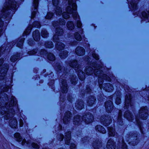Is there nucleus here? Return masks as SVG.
<instances>
[{
	"mask_svg": "<svg viewBox=\"0 0 149 149\" xmlns=\"http://www.w3.org/2000/svg\"><path fill=\"white\" fill-rule=\"evenodd\" d=\"M3 63V58L0 59V79H4L6 74L9 68L8 64H4L2 65Z\"/></svg>",
	"mask_w": 149,
	"mask_h": 149,
	"instance_id": "obj_9",
	"label": "nucleus"
},
{
	"mask_svg": "<svg viewBox=\"0 0 149 149\" xmlns=\"http://www.w3.org/2000/svg\"><path fill=\"white\" fill-rule=\"evenodd\" d=\"M32 146L36 149H38L39 148V146L35 143H32L31 144Z\"/></svg>",
	"mask_w": 149,
	"mask_h": 149,
	"instance_id": "obj_54",
	"label": "nucleus"
},
{
	"mask_svg": "<svg viewBox=\"0 0 149 149\" xmlns=\"http://www.w3.org/2000/svg\"><path fill=\"white\" fill-rule=\"evenodd\" d=\"M60 101L62 102H63L65 100V96L64 95L63 96H62V95L61 94V95H60Z\"/></svg>",
	"mask_w": 149,
	"mask_h": 149,
	"instance_id": "obj_55",
	"label": "nucleus"
},
{
	"mask_svg": "<svg viewBox=\"0 0 149 149\" xmlns=\"http://www.w3.org/2000/svg\"><path fill=\"white\" fill-rule=\"evenodd\" d=\"M28 144V143L26 141V140L25 139H24L23 140L22 142V145H24L25 143Z\"/></svg>",
	"mask_w": 149,
	"mask_h": 149,
	"instance_id": "obj_61",
	"label": "nucleus"
},
{
	"mask_svg": "<svg viewBox=\"0 0 149 149\" xmlns=\"http://www.w3.org/2000/svg\"><path fill=\"white\" fill-rule=\"evenodd\" d=\"M20 53H17L16 55L12 56L10 58L11 61L12 62H15L20 58Z\"/></svg>",
	"mask_w": 149,
	"mask_h": 149,
	"instance_id": "obj_38",
	"label": "nucleus"
},
{
	"mask_svg": "<svg viewBox=\"0 0 149 149\" xmlns=\"http://www.w3.org/2000/svg\"><path fill=\"white\" fill-rule=\"evenodd\" d=\"M34 41L33 40H29L28 42V43L29 45L31 46H32L33 44Z\"/></svg>",
	"mask_w": 149,
	"mask_h": 149,
	"instance_id": "obj_58",
	"label": "nucleus"
},
{
	"mask_svg": "<svg viewBox=\"0 0 149 149\" xmlns=\"http://www.w3.org/2000/svg\"><path fill=\"white\" fill-rule=\"evenodd\" d=\"M84 102L81 100H78L75 103V107L78 110H80L84 107Z\"/></svg>",
	"mask_w": 149,
	"mask_h": 149,
	"instance_id": "obj_22",
	"label": "nucleus"
},
{
	"mask_svg": "<svg viewBox=\"0 0 149 149\" xmlns=\"http://www.w3.org/2000/svg\"><path fill=\"white\" fill-rule=\"evenodd\" d=\"M89 137H84L82 139V141L84 143L86 142H89L91 141V142L93 141L92 146L94 148V149H99L102 146V141L101 140H99V139H96L94 140L93 138H91L90 141L89 140Z\"/></svg>",
	"mask_w": 149,
	"mask_h": 149,
	"instance_id": "obj_8",
	"label": "nucleus"
},
{
	"mask_svg": "<svg viewBox=\"0 0 149 149\" xmlns=\"http://www.w3.org/2000/svg\"><path fill=\"white\" fill-rule=\"evenodd\" d=\"M77 42L76 41H74L73 42L71 43L70 44L71 45L75 46L77 45Z\"/></svg>",
	"mask_w": 149,
	"mask_h": 149,
	"instance_id": "obj_59",
	"label": "nucleus"
},
{
	"mask_svg": "<svg viewBox=\"0 0 149 149\" xmlns=\"http://www.w3.org/2000/svg\"><path fill=\"white\" fill-rule=\"evenodd\" d=\"M14 137L16 139V140L18 142H21L22 140V138L19 133H16L14 134Z\"/></svg>",
	"mask_w": 149,
	"mask_h": 149,
	"instance_id": "obj_41",
	"label": "nucleus"
},
{
	"mask_svg": "<svg viewBox=\"0 0 149 149\" xmlns=\"http://www.w3.org/2000/svg\"><path fill=\"white\" fill-rule=\"evenodd\" d=\"M15 44V43L12 42L8 43L6 46L5 45H3L0 47V56L5 53L10 52V49Z\"/></svg>",
	"mask_w": 149,
	"mask_h": 149,
	"instance_id": "obj_11",
	"label": "nucleus"
},
{
	"mask_svg": "<svg viewBox=\"0 0 149 149\" xmlns=\"http://www.w3.org/2000/svg\"><path fill=\"white\" fill-rule=\"evenodd\" d=\"M9 89V86H6L3 88V92L0 93V114L5 115L4 118L5 120L13 117L15 113L14 108L18 109L17 101L15 97L12 95L10 101L8 102V96L4 92H7Z\"/></svg>",
	"mask_w": 149,
	"mask_h": 149,
	"instance_id": "obj_2",
	"label": "nucleus"
},
{
	"mask_svg": "<svg viewBox=\"0 0 149 149\" xmlns=\"http://www.w3.org/2000/svg\"><path fill=\"white\" fill-rule=\"evenodd\" d=\"M68 55V52L67 51H64L60 53L59 55L62 59L65 58Z\"/></svg>",
	"mask_w": 149,
	"mask_h": 149,
	"instance_id": "obj_39",
	"label": "nucleus"
},
{
	"mask_svg": "<svg viewBox=\"0 0 149 149\" xmlns=\"http://www.w3.org/2000/svg\"><path fill=\"white\" fill-rule=\"evenodd\" d=\"M62 126L61 125H59V130H61L62 129Z\"/></svg>",
	"mask_w": 149,
	"mask_h": 149,
	"instance_id": "obj_62",
	"label": "nucleus"
},
{
	"mask_svg": "<svg viewBox=\"0 0 149 149\" xmlns=\"http://www.w3.org/2000/svg\"><path fill=\"white\" fill-rule=\"evenodd\" d=\"M128 3L130 2L129 7L132 11H135L137 8V4L139 0H127Z\"/></svg>",
	"mask_w": 149,
	"mask_h": 149,
	"instance_id": "obj_15",
	"label": "nucleus"
},
{
	"mask_svg": "<svg viewBox=\"0 0 149 149\" xmlns=\"http://www.w3.org/2000/svg\"><path fill=\"white\" fill-rule=\"evenodd\" d=\"M17 125V122L16 119L15 118L11 119L9 120V125L12 128H16Z\"/></svg>",
	"mask_w": 149,
	"mask_h": 149,
	"instance_id": "obj_33",
	"label": "nucleus"
},
{
	"mask_svg": "<svg viewBox=\"0 0 149 149\" xmlns=\"http://www.w3.org/2000/svg\"><path fill=\"white\" fill-rule=\"evenodd\" d=\"M3 22L2 21L1 18H0V36L4 31V30L3 29Z\"/></svg>",
	"mask_w": 149,
	"mask_h": 149,
	"instance_id": "obj_43",
	"label": "nucleus"
},
{
	"mask_svg": "<svg viewBox=\"0 0 149 149\" xmlns=\"http://www.w3.org/2000/svg\"><path fill=\"white\" fill-rule=\"evenodd\" d=\"M23 125V120L20 119L19 120V125L20 127H22Z\"/></svg>",
	"mask_w": 149,
	"mask_h": 149,
	"instance_id": "obj_60",
	"label": "nucleus"
},
{
	"mask_svg": "<svg viewBox=\"0 0 149 149\" xmlns=\"http://www.w3.org/2000/svg\"><path fill=\"white\" fill-rule=\"evenodd\" d=\"M86 61H88L90 59V57L89 56H87L86 57Z\"/></svg>",
	"mask_w": 149,
	"mask_h": 149,
	"instance_id": "obj_64",
	"label": "nucleus"
},
{
	"mask_svg": "<svg viewBox=\"0 0 149 149\" xmlns=\"http://www.w3.org/2000/svg\"><path fill=\"white\" fill-rule=\"evenodd\" d=\"M38 4V0H34L33 1V6L34 10L32 12L31 18L33 19L36 16V12L37 11V8Z\"/></svg>",
	"mask_w": 149,
	"mask_h": 149,
	"instance_id": "obj_20",
	"label": "nucleus"
},
{
	"mask_svg": "<svg viewBox=\"0 0 149 149\" xmlns=\"http://www.w3.org/2000/svg\"><path fill=\"white\" fill-rule=\"evenodd\" d=\"M104 95L102 91L100 92V93L97 95V99L99 101L102 102L103 101V99Z\"/></svg>",
	"mask_w": 149,
	"mask_h": 149,
	"instance_id": "obj_47",
	"label": "nucleus"
},
{
	"mask_svg": "<svg viewBox=\"0 0 149 149\" xmlns=\"http://www.w3.org/2000/svg\"><path fill=\"white\" fill-rule=\"evenodd\" d=\"M75 39L78 41H80L81 40V37L80 34L77 32H76L74 34Z\"/></svg>",
	"mask_w": 149,
	"mask_h": 149,
	"instance_id": "obj_46",
	"label": "nucleus"
},
{
	"mask_svg": "<svg viewBox=\"0 0 149 149\" xmlns=\"http://www.w3.org/2000/svg\"><path fill=\"white\" fill-rule=\"evenodd\" d=\"M108 134L110 136H115L117 135L114 128L112 127H108Z\"/></svg>",
	"mask_w": 149,
	"mask_h": 149,
	"instance_id": "obj_34",
	"label": "nucleus"
},
{
	"mask_svg": "<svg viewBox=\"0 0 149 149\" xmlns=\"http://www.w3.org/2000/svg\"><path fill=\"white\" fill-rule=\"evenodd\" d=\"M96 101V99L94 96H91L88 97L87 100V103L88 106H91L94 104Z\"/></svg>",
	"mask_w": 149,
	"mask_h": 149,
	"instance_id": "obj_24",
	"label": "nucleus"
},
{
	"mask_svg": "<svg viewBox=\"0 0 149 149\" xmlns=\"http://www.w3.org/2000/svg\"><path fill=\"white\" fill-rule=\"evenodd\" d=\"M103 65L101 63L100 64L98 65L95 63H93L91 66L94 69L91 67L86 66L84 70L87 75H91L94 73L95 75L98 77V84L101 89L102 88V85L103 83L104 79L109 81H111V79L109 77L104 74L102 71Z\"/></svg>",
	"mask_w": 149,
	"mask_h": 149,
	"instance_id": "obj_4",
	"label": "nucleus"
},
{
	"mask_svg": "<svg viewBox=\"0 0 149 149\" xmlns=\"http://www.w3.org/2000/svg\"><path fill=\"white\" fill-rule=\"evenodd\" d=\"M65 20L63 19H60L59 21L54 22L52 23V25L54 27H56L59 25H65Z\"/></svg>",
	"mask_w": 149,
	"mask_h": 149,
	"instance_id": "obj_31",
	"label": "nucleus"
},
{
	"mask_svg": "<svg viewBox=\"0 0 149 149\" xmlns=\"http://www.w3.org/2000/svg\"><path fill=\"white\" fill-rule=\"evenodd\" d=\"M53 16V14L52 13L49 12L47 13L45 18L47 19H50Z\"/></svg>",
	"mask_w": 149,
	"mask_h": 149,
	"instance_id": "obj_48",
	"label": "nucleus"
},
{
	"mask_svg": "<svg viewBox=\"0 0 149 149\" xmlns=\"http://www.w3.org/2000/svg\"><path fill=\"white\" fill-rule=\"evenodd\" d=\"M64 137L63 135L62 134H58L57 136V138L58 140L60 141L63 140Z\"/></svg>",
	"mask_w": 149,
	"mask_h": 149,
	"instance_id": "obj_49",
	"label": "nucleus"
},
{
	"mask_svg": "<svg viewBox=\"0 0 149 149\" xmlns=\"http://www.w3.org/2000/svg\"><path fill=\"white\" fill-rule=\"evenodd\" d=\"M42 36L44 38L47 37L48 36V33L45 29H43L42 30L41 32Z\"/></svg>",
	"mask_w": 149,
	"mask_h": 149,
	"instance_id": "obj_42",
	"label": "nucleus"
},
{
	"mask_svg": "<svg viewBox=\"0 0 149 149\" xmlns=\"http://www.w3.org/2000/svg\"><path fill=\"white\" fill-rule=\"evenodd\" d=\"M133 13L134 14V15H139V12H136V13Z\"/></svg>",
	"mask_w": 149,
	"mask_h": 149,
	"instance_id": "obj_63",
	"label": "nucleus"
},
{
	"mask_svg": "<svg viewBox=\"0 0 149 149\" xmlns=\"http://www.w3.org/2000/svg\"><path fill=\"white\" fill-rule=\"evenodd\" d=\"M32 36L35 41H38L40 40V32L38 30H36L33 32Z\"/></svg>",
	"mask_w": 149,
	"mask_h": 149,
	"instance_id": "obj_26",
	"label": "nucleus"
},
{
	"mask_svg": "<svg viewBox=\"0 0 149 149\" xmlns=\"http://www.w3.org/2000/svg\"><path fill=\"white\" fill-rule=\"evenodd\" d=\"M148 13L145 11L142 13V15L146 22H149V10L148 12Z\"/></svg>",
	"mask_w": 149,
	"mask_h": 149,
	"instance_id": "obj_37",
	"label": "nucleus"
},
{
	"mask_svg": "<svg viewBox=\"0 0 149 149\" xmlns=\"http://www.w3.org/2000/svg\"><path fill=\"white\" fill-rule=\"evenodd\" d=\"M70 149H75L76 145L74 143H71L70 146Z\"/></svg>",
	"mask_w": 149,
	"mask_h": 149,
	"instance_id": "obj_57",
	"label": "nucleus"
},
{
	"mask_svg": "<svg viewBox=\"0 0 149 149\" xmlns=\"http://www.w3.org/2000/svg\"><path fill=\"white\" fill-rule=\"evenodd\" d=\"M92 55L93 57L96 60H98L99 59V56L97 54H95V52L92 54Z\"/></svg>",
	"mask_w": 149,
	"mask_h": 149,
	"instance_id": "obj_52",
	"label": "nucleus"
},
{
	"mask_svg": "<svg viewBox=\"0 0 149 149\" xmlns=\"http://www.w3.org/2000/svg\"><path fill=\"white\" fill-rule=\"evenodd\" d=\"M95 129L97 131L102 134H105L106 132L103 127L100 125H96L95 127Z\"/></svg>",
	"mask_w": 149,
	"mask_h": 149,
	"instance_id": "obj_35",
	"label": "nucleus"
},
{
	"mask_svg": "<svg viewBox=\"0 0 149 149\" xmlns=\"http://www.w3.org/2000/svg\"><path fill=\"white\" fill-rule=\"evenodd\" d=\"M25 39L24 38H19L18 40V42L17 44V46L20 48H22Z\"/></svg>",
	"mask_w": 149,
	"mask_h": 149,
	"instance_id": "obj_36",
	"label": "nucleus"
},
{
	"mask_svg": "<svg viewBox=\"0 0 149 149\" xmlns=\"http://www.w3.org/2000/svg\"><path fill=\"white\" fill-rule=\"evenodd\" d=\"M72 113L70 111H68L65 113V115L63 119V123L67 124L69 123L71 119Z\"/></svg>",
	"mask_w": 149,
	"mask_h": 149,
	"instance_id": "obj_19",
	"label": "nucleus"
},
{
	"mask_svg": "<svg viewBox=\"0 0 149 149\" xmlns=\"http://www.w3.org/2000/svg\"><path fill=\"white\" fill-rule=\"evenodd\" d=\"M75 52L78 55H83L85 54V50L82 47L78 46L75 49Z\"/></svg>",
	"mask_w": 149,
	"mask_h": 149,
	"instance_id": "obj_28",
	"label": "nucleus"
},
{
	"mask_svg": "<svg viewBox=\"0 0 149 149\" xmlns=\"http://www.w3.org/2000/svg\"><path fill=\"white\" fill-rule=\"evenodd\" d=\"M94 119L93 115L89 113L85 114L82 117V120L87 124L92 123Z\"/></svg>",
	"mask_w": 149,
	"mask_h": 149,
	"instance_id": "obj_13",
	"label": "nucleus"
},
{
	"mask_svg": "<svg viewBox=\"0 0 149 149\" xmlns=\"http://www.w3.org/2000/svg\"><path fill=\"white\" fill-rule=\"evenodd\" d=\"M80 118V116L79 115H77L74 116L73 120V124L75 125H78L81 124V123H82Z\"/></svg>",
	"mask_w": 149,
	"mask_h": 149,
	"instance_id": "obj_32",
	"label": "nucleus"
},
{
	"mask_svg": "<svg viewBox=\"0 0 149 149\" xmlns=\"http://www.w3.org/2000/svg\"><path fill=\"white\" fill-rule=\"evenodd\" d=\"M125 90L127 93L125 96L124 109H132L133 108V106L131 101V92L129 89H128L127 91L125 89Z\"/></svg>",
	"mask_w": 149,
	"mask_h": 149,
	"instance_id": "obj_7",
	"label": "nucleus"
},
{
	"mask_svg": "<svg viewBox=\"0 0 149 149\" xmlns=\"http://www.w3.org/2000/svg\"><path fill=\"white\" fill-rule=\"evenodd\" d=\"M63 33V30L61 28L57 27L56 29L55 34L53 37V41L56 43V48L59 51L63 50L65 47V45L59 41V36H62Z\"/></svg>",
	"mask_w": 149,
	"mask_h": 149,
	"instance_id": "obj_5",
	"label": "nucleus"
},
{
	"mask_svg": "<svg viewBox=\"0 0 149 149\" xmlns=\"http://www.w3.org/2000/svg\"><path fill=\"white\" fill-rule=\"evenodd\" d=\"M37 51L38 49L36 48L35 49H33V50L29 52L28 54H29V55H33L37 52Z\"/></svg>",
	"mask_w": 149,
	"mask_h": 149,
	"instance_id": "obj_51",
	"label": "nucleus"
},
{
	"mask_svg": "<svg viewBox=\"0 0 149 149\" xmlns=\"http://www.w3.org/2000/svg\"><path fill=\"white\" fill-rule=\"evenodd\" d=\"M107 149H115V143L112 139H110L109 140L107 144Z\"/></svg>",
	"mask_w": 149,
	"mask_h": 149,
	"instance_id": "obj_27",
	"label": "nucleus"
},
{
	"mask_svg": "<svg viewBox=\"0 0 149 149\" xmlns=\"http://www.w3.org/2000/svg\"><path fill=\"white\" fill-rule=\"evenodd\" d=\"M99 120L104 126H107L111 123L112 118L110 116L103 115L100 117Z\"/></svg>",
	"mask_w": 149,
	"mask_h": 149,
	"instance_id": "obj_12",
	"label": "nucleus"
},
{
	"mask_svg": "<svg viewBox=\"0 0 149 149\" xmlns=\"http://www.w3.org/2000/svg\"><path fill=\"white\" fill-rule=\"evenodd\" d=\"M99 87L100 88V89L101 91L102 90V88L101 89L100 88L99 85ZM103 88V89L104 90L108 92H112L113 90V87L111 84L110 83H105L104 84L103 87L102 86V88Z\"/></svg>",
	"mask_w": 149,
	"mask_h": 149,
	"instance_id": "obj_18",
	"label": "nucleus"
},
{
	"mask_svg": "<svg viewBox=\"0 0 149 149\" xmlns=\"http://www.w3.org/2000/svg\"><path fill=\"white\" fill-rule=\"evenodd\" d=\"M58 0H52L53 4L55 7V13L57 16H60L62 15L64 18L67 19L70 17V14L75 20L79 17L77 11V6L75 1L68 0L69 6L66 8V12H64L63 13L61 8L58 6Z\"/></svg>",
	"mask_w": 149,
	"mask_h": 149,
	"instance_id": "obj_3",
	"label": "nucleus"
},
{
	"mask_svg": "<svg viewBox=\"0 0 149 149\" xmlns=\"http://www.w3.org/2000/svg\"><path fill=\"white\" fill-rule=\"evenodd\" d=\"M40 26L41 24L40 22L37 21L34 22L32 26L29 25L24 31L23 34L24 36L25 35L26 36L29 34L33 27H35L37 28H40Z\"/></svg>",
	"mask_w": 149,
	"mask_h": 149,
	"instance_id": "obj_14",
	"label": "nucleus"
},
{
	"mask_svg": "<svg viewBox=\"0 0 149 149\" xmlns=\"http://www.w3.org/2000/svg\"><path fill=\"white\" fill-rule=\"evenodd\" d=\"M77 26L78 28H80V30L79 31V33L81 34L83 32V29L81 28L82 26V24L79 20H78L77 22Z\"/></svg>",
	"mask_w": 149,
	"mask_h": 149,
	"instance_id": "obj_45",
	"label": "nucleus"
},
{
	"mask_svg": "<svg viewBox=\"0 0 149 149\" xmlns=\"http://www.w3.org/2000/svg\"><path fill=\"white\" fill-rule=\"evenodd\" d=\"M122 112L121 110H119L118 118L116 122L117 124L120 126H123V128H125V127H124V123L123 121L122 116Z\"/></svg>",
	"mask_w": 149,
	"mask_h": 149,
	"instance_id": "obj_21",
	"label": "nucleus"
},
{
	"mask_svg": "<svg viewBox=\"0 0 149 149\" xmlns=\"http://www.w3.org/2000/svg\"><path fill=\"white\" fill-rule=\"evenodd\" d=\"M61 91L63 93H66L68 91V85L67 84L66 80L63 79L61 80Z\"/></svg>",
	"mask_w": 149,
	"mask_h": 149,
	"instance_id": "obj_17",
	"label": "nucleus"
},
{
	"mask_svg": "<svg viewBox=\"0 0 149 149\" xmlns=\"http://www.w3.org/2000/svg\"><path fill=\"white\" fill-rule=\"evenodd\" d=\"M92 93V89L90 88L89 86H87L85 90H84L83 89L81 90V91L80 92V95L81 97H83L86 94H91Z\"/></svg>",
	"mask_w": 149,
	"mask_h": 149,
	"instance_id": "obj_23",
	"label": "nucleus"
},
{
	"mask_svg": "<svg viewBox=\"0 0 149 149\" xmlns=\"http://www.w3.org/2000/svg\"><path fill=\"white\" fill-rule=\"evenodd\" d=\"M77 135L78 136H81V135L82 134L81 133V129H79L78 130V131L76 133Z\"/></svg>",
	"mask_w": 149,
	"mask_h": 149,
	"instance_id": "obj_53",
	"label": "nucleus"
},
{
	"mask_svg": "<svg viewBox=\"0 0 149 149\" xmlns=\"http://www.w3.org/2000/svg\"><path fill=\"white\" fill-rule=\"evenodd\" d=\"M104 105L108 113H110L113 107V102L110 100L107 101L105 102Z\"/></svg>",
	"mask_w": 149,
	"mask_h": 149,
	"instance_id": "obj_16",
	"label": "nucleus"
},
{
	"mask_svg": "<svg viewBox=\"0 0 149 149\" xmlns=\"http://www.w3.org/2000/svg\"><path fill=\"white\" fill-rule=\"evenodd\" d=\"M124 116L127 118L128 120L130 121H132L134 119V116L129 110H127L125 112L124 115Z\"/></svg>",
	"mask_w": 149,
	"mask_h": 149,
	"instance_id": "obj_29",
	"label": "nucleus"
},
{
	"mask_svg": "<svg viewBox=\"0 0 149 149\" xmlns=\"http://www.w3.org/2000/svg\"><path fill=\"white\" fill-rule=\"evenodd\" d=\"M137 134L132 132L129 133V135L126 136V140L130 145L134 146L139 143V140L137 138Z\"/></svg>",
	"mask_w": 149,
	"mask_h": 149,
	"instance_id": "obj_6",
	"label": "nucleus"
},
{
	"mask_svg": "<svg viewBox=\"0 0 149 149\" xmlns=\"http://www.w3.org/2000/svg\"><path fill=\"white\" fill-rule=\"evenodd\" d=\"M68 64L72 68H71L70 70L68 69H65V68L63 69V68L61 66V63L59 62L54 63L53 64V66L57 72L59 73L62 72H63L61 76V77L66 79L69 76L71 83L72 84L75 85L78 80L74 73V68L76 72H77L79 79L83 81V83H84V81L85 79V74L82 70L81 65L78 64L76 60H71L68 62Z\"/></svg>",
	"mask_w": 149,
	"mask_h": 149,
	"instance_id": "obj_1",
	"label": "nucleus"
},
{
	"mask_svg": "<svg viewBox=\"0 0 149 149\" xmlns=\"http://www.w3.org/2000/svg\"><path fill=\"white\" fill-rule=\"evenodd\" d=\"M74 99L71 96L69 95L68 96L67 100L70 103H72L73 101V99Z\"/></svg>",
	"mask_w": 149,
	"mask_h": 149,
	"instance_id": "obj_56",
	"label": "nucleus"
},
{
	"mask_svg": "<svg viewBox=\"0 0 149 149\" xmlns=\"http://www.w3.org/2000/svg\"><path fill=\"white\" fill-rule=\"evenodd\" d=\"M121 148L122 149H127V146L126 143H124L123 139H122Z\"/></svg>",
	"mask_w": 149,
	"mask_h": 149,
	"instance_id": "obj_50",
	"label": "nucleus"
},
{
	"mask_svg": "<svg viewBox=\"0 0 149 149\" xmlns=\"http://www.w3.org/2000/svg\"><path fill=\"white\" fill-rule=\"evenodd\" d=\"M71 132L69 131L65 133V143L67 145H69L71 139Z\"/></svg>",
	"mask_w": 149,
	"mask_h": 149,
	"instance_id": "obj_30",
	"label": "nucleus"
},
{
	"mask_svg": "<svg viewBox=\"0 0 149 149\" xmlns=\"http://www.w3.org/2000/svg\"><path fill=\"white\" fill-rule=\"evenodd\" d=\"M45 45L46 48H50L54 47V45L52 41L45 42Z\"/></svg>",
	"mask_w": 149,
	"mask_h": 149,
	"instance_id": "obj_44",
	"label": "nucleus"
},
{
	"mask_svg": "<svg viewBox=\"0 0 149 149\" xmlns=\"http://www.w3.org/2000/svg\"><path fill=\"white\" fill-rule=\"evenodd\" d=\"M38 54L44 58L47 56V58L50 61H53L55 59V56L52 53H48L47 51L44 49L41 50Z\"/></svg>",
	"mask_w": 149,
	"mask_h": 149,
	"instance_id": "obj_10",
	"label": "nucleus"
},
{
	"mask_svg": "<svg viewBox=\"0 0 149 149\" xmlns=\"http://www.w3.org/2000/svg\"><path fill=\"white\" fill-rule=\"evenodd\" d=\"M113 96L114 97H116V103L118 105L120 104L121 102L120 99L121 93L120 91H116L113 95Z\"/></svg>",
	"mask_w": 149,
	"mask_h": 149,
	"instance_id": "obj_25",
	"label": "nucleus"
},
{
	"mask_svg": "<svg viewBox=\"0 0 149 149\" xmlns=\"http://www.w3.org/2000/svg\"><path fill=\"white\" fill-rule=\"evenodd\" d=\"M67 26L68 29L70 30H72L74 27L73 22L71 21H69L67 22Z\"/></svg>",
	"mask_w": 149,
	"mask_h": 149,
	"instance_id": "obj_40",
	"label": "nucleus"
}]
</instances>
